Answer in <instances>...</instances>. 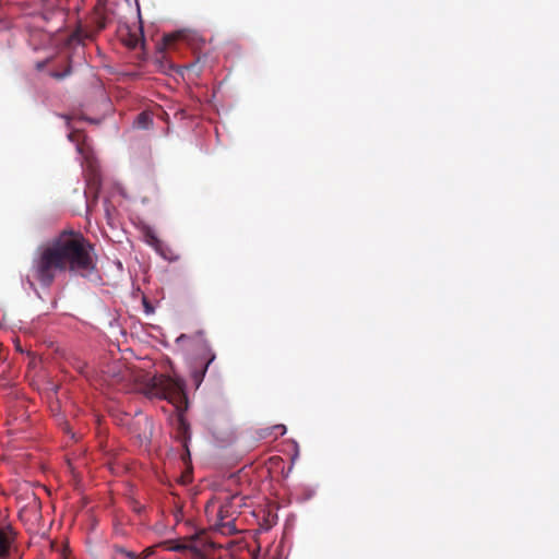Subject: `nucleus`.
I'll list each match as a JSON object with an SVG mask.
<instances>
[{
  "mask_svg": "<svg viewBox=\"0 0 559 559\" xmlns=\"http://www.w3.org/2000/svg\"><path fill=\"white\" fill-rule=\"evenodd\" d=\"M93 183L96 185L97 187L99 186V181H98L96 175H94Z\"/></svg>",
  "mask_w": 559,
  "mask_h": 559,
  "instance_id": "obj_16",
  "label": "nucleus"
},
{
  "mask_svg": "<svg viewBox=\"0 0 559 559\" xmlns=\"http://www.w3.org/2000/svg\"><path fill=\"white\" fill-rule=\"evenodd\" d=\"M178 429L181 433H186L187 430H188V424L186 423V420L183 419V417H179L178 418Z\"/></svg>",
  "mask_w": 559,
  "mask_h": 559,
  "instance_id": "obj_11",
  "label": "nucleus"
},
{
  "mask_svg": "<svg viewBox=\"0 0 559 559\" xmlns=\"http://www.w3.org/2000/svg\"><path fill=\"white\" fill-rule=\"evenodd\" d=\"M14 542V530L10 525L0 527V559H8L11 557Z\"/></svg>",
  "mask_w": 559,
  "mask_h": 559,
  "instance_id": "obj_5",
  "label": "nucleus"
},
{
  "mask_svg": "<svg viewBox=\"0 0 559 559\" xmlns=\"http://www.w3.org/2000/svg\"><path fill=\"white\" fill-rule=\"evenodd\" d=\"M153 554V549L151 547L144 549L141 554H138L139 555V559H147L152 556Z\"/></svg>",
  "mask_w": 559,
  "mask_h": 559,
  "instance_id": "obj_13",
  "label": "nucleus"
},
{
  "mask_svg": "<svg viewBox=\"0 0 559 559\" xmlns=\"http://www.w3.org/2000/svg\"><path fill=\"white\" fill-rule=\"evenodd\" d=\"M163 40H164V47H168L176 40V36L175 35H165Z\"/></svg>",
  "mask_w": 559,
  "mask_h": 559,
  "instance_id": "obj_14",
  "label": "nucleus"
},
{
  "mask_svg": "<svg viewBox=\"0 0 559 559\" xmlns=\"http://www.w3.org/2000/svg\"><path fill=\"white\" fill-rule=\"evenodd\" d=\"M176 342L189 352H197V357L192 366V377L197 385H199L209 366L215 359V354L212 352L202 331L192 335L181 334L177 337Z\"/></svg>",
  "mask_w": 559,
  "mask_h": 559,
  "instance_id": "obj_2",
  "label": "nucleus"
},
{
  "mask_svg": "<svg viewBox=\"0 0 559 559\" xmlns=\"http://www.w3.org/2000/svg\"><path fill=\"white\" fill-rule=\"evenodd\" d=\"M95 270L94 246L81 233L64 230L37 249L29 276L49 288L58 274L69 272L85 277Z\"/></svg>",
  "mask_w": 559,
  "mask_h": 559,
  "instance_id": "obj_1",
  "label": "nucleus"
},
{
  "mask_svg": "<svg viewBox=\"0 0 559 559\" xmlns=\"http://www.w3.org/2000/svg\"><path fill=\"white\" fill-rule=\"evenodd\" d=\"M115 552L120 554L129 559H139V555L134 551L127 550L124 547L115 545L114 546Z\"/></svg>",
  "mask_w": 559,
  "mask_h": 559,
  "instance_id": "obj_10",
  "label": "nucleus"
},
{
  "mask_svg": "<svg viewBox=\"0 0 559 559\" xmlns=\"http://www.w3.org/2000/svg\"><path fill=\"white\" fill-rule=\"evenodd\" d=\"M70 72H71V70H70V68H68L64 72H52L51 76L55 79L61 80V79L66 78L67 75H69Z\"/></svg>",
  "mask_w": 559,
  "mask_h": 559,
  "instance_id": "obj_12",
  "label": "nucleus"
},
{
  "mask_svg": "<svg viewBox=\"0 0 559 559\" xmlns=\"http://www.w3.org/2000/svg\"><path fill=\"white\" fill-rule=\"evenodd\" d=\"M189 457H190V452H189V450L187 449V451H186V455L183 456V460L189 459Z\"/></svg>",
  "mask_w": 559,
  "mask_h": 559,
  "instance_id": "obj_17",
  "label": "nucleus"
},
{
  "mask_svg": "<svg viewBox=\"0 0 559 559\" xmlns=\"http://www.w3.org/2000/svg\"><path fill=\"white\" fill-rule=\"evenodd\" d=\"M69 140L76 144V150L80 154H85V143H84V134L76 130L72 131L68 135Z\"/></svg>",
  "mask_w": 559,
  "mask_h": 559,
  "instance_id": "obj_7",
  "label": "nucleus"
},
{
  "mask_svg": "<svg viewBox=\"0 0 559 559\" xmlns=\"http://www.w3.org/2000/svg\"><path fill=\"white\" fill-rule=\"evenodd\" d=\"M146 394L151 397L165 399L179 407L186 403L185 383L169 376H154L147 384Z\"/></svg>",
  "mask_w": 559,
  "mask_h": 559,
  "instance_id": "obj_3",
  "label": "nucleus"
},
{
  "mask_svg": "<svg viewBox=\"0 0 559 559\" xmlns=\"http://www.w3.org/2000/svg\"><path fill=\"white\" fill-rule=\"evenodd\" d=\"M122 41L128 48L135 49L139 47L140 44L143 43L142 32L141 31L139 33H130L129 32L124 37H122Z\"/></svg>",
  "mask_w": 559,
  "mask_h": 559,
  "instance_id": "obj_6",
  "label": "nucleus"
},
{
  "mask_svg": "<svg viewBox=\"0 0 559 559\" xmlns=\"http://www.w3.org/2000/svg\"><path fill=\"white\" fill-rule=\"evenodd\" d=\"M99 29H103L105 28V23H99V26H98Z\"/></svg>",
  "mask_w": 559,
  "mask_h": 559,
  "instance_id": "obj_18",
  "label": "nucleus"
},
{
  "mask_svg": "<svg viewBox=\"0 0 559 559\" xmlns=\"http://www.w3.org/2000/svg\"><path fill=\"white\" fill-rule=\"evenodd\" d=\"M106 381L110 386L116 388L117 390H127L128 384L126 383L130 378V371L121 364H114L108 366Z\"/></svg>",
  "mask_w": 559,
  "mask_h": 559,
  "instance_id": "obj_4",
  "label": "nucleus"
},
{
  "mask_svg": "<svg viewBox=\"0 0 559 559\" xmlns=\"http://www.w3.org/2000/svg\"><path fill=\"white\" fill-rule=\"evenodd\" d=\"M275 429H280L281 430V432H280L281 435H284V432L286 430L285 426H276Z\"/></svg>",
  "mask_w": 559,
  "mask_h": 559,
  "instance_id": "obj_15",
  "label": "nucleus"
},
{
  "mask_svg": "<svg viewBox=\"0 0 559 559\" xmlns=\"http://www.w3.org/2000/svg\"><path fill=\"white\" fill-rule=\"evenodd\" d=\"M134 124L140 129H148L153 124V118L150 112L142 111L138 115Z\"/></svg>",
  "mask_w": 559,
  "mask_h": 559,
  "instance_id": "obj_8",
  "label": "nucleus"
},
{
  "mask_svg": "<svg viewBox=\"0 0 559 559\" xmlns=\"http://www.w3.org/2000/svg\"><path fill=\"white\" fill-rule=\"evenodd\" d=\"M163 546L170 551H185L188 547L183 544H179L175 540H166Z\"/></svg>",
  "mask_w": 559,
  "mask_h": 559,
  "instance_id": "obj_9",
  "label": "nucleus"
}]
</instances>
